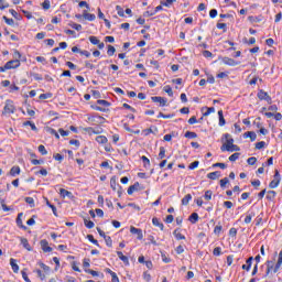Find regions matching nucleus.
Masks as SVG:
<instances>
[{"instance_id":"nucleus-60","label":"nucleus","mask_w":282,"mask_h":282,"mask_svg":"<svg viewBox=\"0 0 282 282\" xmlns=\"http://www.w3.org/2000/svg\"><path fill=\"white\" fill-rule=\"evenodd\" d=\"M265 147V141H260L256 143V149L261 150Z\"/></svg>"},{"instance_id":"nucleus-46","label":"nucleus","mask_w":282,"mask_h":282,"mask_svg":"<svg viewBox=\"0 0 282 282\" xmlns=\"http://www.w3.org/2000/svg\"><path fill=\"white\" fill-rule=\"evenodd\" d=\"M37 150L42 155H47V150L45 149V145L43 144L39 145Z\"/></svg>"},{"instance_id":"nucleus-14","label":"nucleus","mask_w":282,"mask_h":282,"mask_svg":"<svg viewBox=\"0 0 282 282\" xmlns=\"http://www.w3.org/2000/svg\"><path fill=\"white\" fill-rule=\"evenodd\" d=\"M138 188H140V183L137 182L128 188V195H133Z\"/></svg>"},{"instance_id":"nucleus-55","label":"nucleus","mask_w":282,"mask_h":282,"mask_svg":"<svg viewBox=\"0 0 282 282\" xmlns=\"http://www.w3.org/2000/svg\"><path fill=\"white\" fill-rule=\"evenodd\" d=\"M85 272H87V274H91V276H98V271H95L91 269H85Z\"/></svg>"},{"instance_id":"nucleus-39","label":"nucleus","mask_w":282,"mask_h":282,"mask_svg":"<svg viewBox=\"0 0 282 282\" xmlns=\"http://www.w3.org/2000/svg\"><path fill=\"white\" fill-rule=\"evenodd\" d=\"M239 152H236L229 156V162H237L239 160Z\"/></svg>"},{"instance_id":"nucleus-52","label":"nucleus","mask_w":282,"mask_h":282,"mask_svg":"<svg viewBox=\"0 0 282 282\" xmlns=\"http://www.w3.org/2000/svg\"><path fill=\"white\" fill-rule=\"evenodd\" d=\"M116 10L119 17H124V9H122V7L117 6Z\"/></svg>"},{"instance_id":"nucleus-50","label":"nucleus","mask_w":282,"mask_h":282,"mask_svg":"<svg viewBox=\"0 0 282 282\" xmlns=\"http://www.w3.org/2000/svg\"><path fill=\"white\" fill-rule=\"evenodd\" d=\"M213 167L214 169H227L228 167V165H226V163H215V164H213Z\"/></svg>"},{"instance_id":"nucleus-16","label":"nucleus","mask_w":282,"mask_h":282,"mask_svg":"<svg viewBox=\"0 0 282 282\" xmlns=\"http://www.w3.org/2000/svg\"><path fill=\"white\" fill-rule=\"evenodd\" d=\"M10 175L12 176V177H14V176H17V175H20L21 174V167H19V166H13V167H11V170H10Z\"/></svg>"},{"instance_id":"nucleus-10","label":"nucleus","mask_w":282,"mask_h":282,"mask_svg":"<svg viewBox=\"0 0 282 282\" xmlns=\"http://www.w3.org/2000/svg\"><path fill=\"white\" fill-rule=\"evenodd\" d=\"M21 217H23V213H20L17 217V226H19V228H22V230H28V227L25 225H23V219H21Z\"/></svg>"},{"instance_id":"nucleus-1","label":"nucleus","mask_w":282,"mask_h":282,"mask_svg":"<svg viewBox=\"0 0 282 282\" xmlns=\"http://www.w3.org/2000/svg\"><path fill=\"white\" fill-rule=\"evenodd\" d=\"M224 138L226 140V143H224L220 148V151H230V147L235 144V139L229 133H225Z\"/></svg>"},{"instance_id":"nucleus-21","label":"nucleus","mask_w":282,"mask_h":282,"mask_svg":"<svg viewBox=\"0 0 282 282\" xmlns=\"http://www.w3.org/2000/svg\"><path fill=\"white\" fill-rule=\"evenodd\" d=\"M191 199H193V195L191 194H186L183 199H182V205L183 206H188V202H191Z\"/></svg>"},{"instance_id":"nucleus-41","label":"nucleus","mask_w":282,"mask_h":282,"mask_svg":"<svg viewBox=\"0 0 282 282\" xmlns=\"http://www.w3.org/2000/svg\"><path fill=\"white\" fill-rule=\"evenodd\" d=\"M89 41L93 45H98L100 43V40L94 35L89 36Z\"/></svg>"},{"instance_id":"nucleus-18","label":"nucleus","mask_w":282,"mask_h":282,"mask_svg":"<svg viewBox=\"0 0 282 282\" xmlns=\"http://www.w3.org/2000/svg\"><path fill=\"white\" fill-rule=\"evenodd\" d=\"M245 138H250L251 142H254L257 140V133L254 131L245 132Z\"/></svg>"},{"instance_id":"nucleus-57","label":"nucleus","mask_w":282,"mask_h":282,"mask_svg":"<svg viewBox=\"0 0 282 282\" xmlns=\"http://www.w3.org/2000/svg\"><path fill=\"white\" fill-rule=\"evenodd\" d=\"M229 180L228 177L221 178L220 180V187L224 188L226 186V184H229Z\"/></svg>"},{"instance_id":"nucleus-11","label":"nucleus","mask_w":282,"mask_h":282,"mask_svg":"<svg viewBox=\"0 0 282 282\" xmlns=\"http://www.w3.org/2000/svg\"><path fill=\"white\" fill-rule=\"evenodd\" d=\"M117 257L124 263V265H129V258L123 256L122 251H117Z\"/></svg>"},{"instance_id":"nucleus-31","label":"nucleus","mask_w":282,"mask_h":282,"mask_svg":"<svg viewBox=\"0 0 282 282\" xmlns=\"http://www.w3.org/2000/svg\"><path fill=\"white\" fill-rule=\"evenodd\" d=\"M166 158V149L164 147L160 148V153H159V160H164Z\"/></svg>"},{"instance_id":"nucleus-56","label":"nucleus","mask_w":282,"mask_h":282,"mask_svg":"<svg viewBox=\"0 0 282 282\" xmlns=\"http://www.w3.org/2000/svg\"><path fill=\"white\" fill-rule=\"evenodd\" d=\"M214 257H219L221 254V247H216L213 251Z\"/></svg>"},{"instance_id":"nucleus-32","label":"nucleus","mask_w":282,"mask_h":282,"mask_svg":"<svg viewBox=\"0 0 282 282\" xmlns=\"http://www.w3.org/2000/svg\"><path fill=\"white\" fill-rule=\"evenodd\" d=\"M141 160L143 162V166L147 169L148 166H151V161L145 155L141 156Z\"/></svg>"},{"instance_id":"nucleus-38","label":"nucleus","mask_w":282,"mask_h":282,"mask_svg":"<svg viewBox=\"0 0 282 282\" xmlns=\"http://www.w3.org/2000/svg\"><path fill=\"white\" fill-rule=\"evenodd\" d=\"M97 105L101 106V107H109V101L105 100V99H99L97 100Z\"/></svg>"},{"instance_id":"nucleus-22","label":"nucleus","mask_w":282,"mask_h":282,"mask_svg":"<svg viewBox=\"0 0 282 282\" xmlns=\"http://www.w3.org/2000/svg\"><path fill=\"white\" fill-rule=\"evenodd\" d=\"M21 243L25 250H29V252L32 250V247L30 246V242H28V238H21Z\"/></svg>"},{"instance_id":"nucleus-37","label":"nucleus","mask_w":282,"mask_h":282,"mask_svg":"<svg viewBox=\"0 0 282 282\" xmlns=\"http://www.w3.org/2000/svg\"><path fill=\"white\" fill-rule=\"evenodd\" d=\"M105 242L106 246H108V248H111V246H113V240H111V238L109 236H105Z\"/></svg>"},{"instance_id":"nucleus-54","label":"nucleus","mask_w":282,"mask_h":282,"mask_svg":"<svg viewBox=\"0 0 282 282\" xmlns=\"http://www.w3.org/2000/svg\"><path fill=\"white\" fill-rule=\"evenodd\" d=\"M70 28H73V30H76L77 32H80V30H83V25L76 23H72Z\"/></svg>"},{"instance_id":"nucleus-17","label":"nucleus","mask_w":282,"mask_h":282,"mask_svg":"<svg viewBox=\"0 0 282 282\" xmlns=\"http://www.w3.org/2000/svg\"><path fill=\"white\" fill-rule=\"evenodd\" d=\"M188 220L191 224H197V221H199V215L197 213H193L191 214Z\"/></svg>"},{"instance_id":"nucleus-4","label":"nucleus","mask_w":282,"mask_h":282,"mask_svg":"<svg viewBox=\"0 0 282 282\" xmlns=\"http://www.w3.org/2000/svg\"><path fill=\"white\" fill-rule=\"evenodd\" d=\"M258 98L259 100H267L269 105H272V97H270L263 89L258 91Z\"/></svg>"},{"instance_id":"nucleus-35","label":"nucleus","mask_w":282,"mask_h":282,"mask_svg":"<svg viewBox=\"0 0 282 282\" xmlns=\"http://www.w3.org/2000/svg\"><path fill=\"white\" fill-rule=\"evenodd\" d=\"M185 138L193 140V139L197 138V133L187 131V132H185Z\"/></svg>"},{"instance_id":"nucleus-49","label":"nucleus","mask_w":282,"mask_h":282,"mask_svg":"<svg viewBox=\"0 0 282 282\" xmlns=\"http://www.w3.org/2000/svg\"><path fill=\"white\" fill-rule=\"evenodd\" d=\"M216 28H218V30H223L224 32H227L228 30L226 23H217Z\"/></svg>"},{"instance_id":"nucleus-24","label":"nucleus","mask_w":282,"mask_h":282,"mask_svg":"<svg viewBox=\"0 0 282 282\" xmlns=\"http://www.w3.org/2000/svg\"><path fill=\"white\" fill-rule=\"evenodd\" d=\"M152 224H153V226H158L160 228V230H164V224L160 223V219L154 217L152 219Z\"/></svg>"},{"instance_id":"nucleus-42","label":"nucleus","mask_w":282,"mask_h":282,"mask_svg":"<svg viewBox=\"0 0 282 282\" xmlns=\"http://www.w3.org/2000/svg\"><path fill=\"white\" fill-rule=\"evenodd\" d=\"M52 93L41 94L40 100H47V98H52Z\"/></svg>"},{"instance_id":"nucleus-45","label":"nucleus","mask_w":282,"mask_h":282,"mask_svg":"<svg viewBox=\"0 0 282 282\" xmlns=\"http://www.w3.org/2000/svg\"><path fill=\"white\" fill-rule=\"evenodd\" d=\"M252 217H254V213L248 214L245 218V224H250L252 221Z\"/></svg>"},{"instance_id":"nucleus-43","label":"nucleus","mask_w":282,"mask_h":282,"mask_svg":"<svg viewBox=\"0 0 282 282\" xmlns=\"http://www.w3.org/2000/svg\"><path fill=\"white\" fill-rule=\"evenodd\" d=\"M6 8H10V3L6 2V0H0V10H6Z\"/></svg>"},{"instance_id":"nucleus-20","label":"nucleus","mask_w":282,"mask_h":282,"mask_svg":"<svg viewBox=\"0 0 282 282\" xmlns=\"http://www.w3.org/2000/svg\"><path fill=\"white\" fill-rule=\"evenodd\" d=\"M218 118H219V127H224V124H226V119L224 118V110L218 111Z\"/></svg>"},{"instance_id":"nucleus-12","label":"nucleus","mask_w":282,"mask_h":282,"mask_svg":"<svg viewBox=\"0 0 282 282\" xmlns=\"http://www.w3.org/2000/svg\"><path fill=\"white\" fill-rule=\"evenodd\" d=\"M83 17L86 19V21H96V14L88 13L87 10L83 12Z\"/></svg>"},{"instance_id":"nucleus-25","label":"nucleus","mask_w":282,"mask_h":282,"mask_svg":"<svg viewBox=\"0 0 282 282\" xmlns=\"http://www.w3.org/2000/svg\"><path fill=\"white\" fill-rule=\"evenodd\" d=\"M59 195H61L62 197H72V192H69V191H67V189H65V188H61V189H59Z\"/></svg>"},{"instance_id":"nucleus-7","label":"nucleus","mask_w":282,"mask_h":282,"mask_svg":"<svg viewBox=\"0 0 282 282\" xmlns=\"http://www.w3.org/2000/svg\"><path fill=\"white\" fill-rule=\"evenodd\" d=\"M221 61L225 65H229V67H235L236 65H239V62L230 57H223Z\"/></svg>"},{"instance_id":"nucleus-51","label":"nucleus","mask_w":282,"mask_h":282,"mask_svg":"<svg viewBox=\"0 0 282 282\" xmlns=\"http://www.w3.org/2000/svg\"><path fill=\"white\" fill-rule=\"evenodd\" d=\"M25 202L29 204L31 208H34V198L33 197H25Z\"/></svg>"},{"instance_id":"nucleus-44","label":"nucleus","mask_w":282,"mask_h":282,"mask_svg":"<svg viewBox=\"0 0 282 282\" xmlns=\"http://www.w3.org/2000/svg\"><path fill=\"white\" fill-rule=\"evenodd\" d=\"M221 230H224V227L221 225H217L215 228H214V234L215 235H221Z\"/></svg>"},{"instance_id":"nucleus-47","label":"nucleus","mask_w":282,"mask_h":282,"mask_svg":"<svg viewBox=\"0 0 282 282\" xmlns=\"http://www.w3.org/2000/svg\"><path fill=\"white\" fill-rule=\"evenodd\" d=\"M3 21L7 23V25H14V20L9 19L8 17L3 15Z\"/></svg>"},{"instance_id":"nucleus-3","label":"nucleus","mask_w":282,"mask_h":282,"mask_svg":"<svg viewBox=\"0 0 282 282\" xmlns=\"http://www.w3.org/2000/svg\"><path fill=\"white\" fill-rule=\"evenodd\" d=\"M281 184V174H279V170H275L274 180L270 182L269 188H276Z\"/></svg>"},{"instance_id":"nucleus-62","label":"nucleus","mask_w":282,"mask_h":282,"mask_svg":"<svg viewBox=\"0 0 282 282\" xmlns=\"http://www.w3.org/2000/svg\"><path fill=\"white\" fill-rule=\"evenodd\" d=\"M209 17H210V19H215V17H217V9H212L209 11Z\"/></svg>"},{"instance_id":"nucleus-26","label":"nucleus","mask_w":282,"mask_h":282,"mask_svg":"<svg viewBox=\"0 0 282 282\" xmlns=\"http://www.w3.org/2000/svg\"><path fill=\"white\" fill-rule=\"evenodd\" d=\"M274 197H276V192H274V191L267 192V199L269 202H272L274 199Z\"/></svg>"},{"instance_id":"nucleus-58","label":"nucleus","mask_w":282,"mask_h":282,"mask_svg":"<svg viewBox=\"0 0 282 282\" xmlns=\"http://www.w3.org/2000/svg\"><path fill=\"white\" fill-rule=\"evenodd\" d=\"M210 113H215V107H209L207 108V111L203 113V116H210Z\"/></svg>"},{"instance_id":"nucleus-64","label":"nucleus","mask_w":282,"mask_h":282,"mask_svg":"<svg viewBox=\"0 0 282 282\" xmlns=\"http://www.w3.org/2000/svg\"><path fill=\"white\" fill-rule=\"evenodd\" d=\"M93 96L98 99L101 97L100 93L98 90H93Z\"/></svg>"},{"instance_id":"nucleus-2","label":"nucleus","mask_w":282,"mask_h":282,"mask_svg":"<svg viewBox=\"0 0 282 282\" xmlns=\"http://www.w3.org/2000/svg\"><path fill=\"white\" fill-rule=\"evenodd\" d=\"M17 67H21V61L19 59H11L4 65V69H17Z\"/></svg>"},{"instance_id":"nucleus-9","label":"nucleus","mask_w":282,"mask_h":282,"mask_svg":"<svg viewBox=\"0 0 282 282\" xmlns=\"http://www.w3.org/2000/svg\"><path fill=\"white\" fill-rule=\"evenodd\" d=\"M152 102H159L160 107H166V98L164 97H151Z\"/></svg>"},{"instance_id":"nucleus-23","label":"nucleus","mask_w":282,"mask_h":282,"mask_svg":"<svg viewBox=\"0 0 282 282\" xmlns=\"http://www.w3.org/2000/svg\"><path fill=\"white\" fill-rule=\"evenodd\" d=\"M173 235H174V237L180 241V240H182V239H186V237L184 236V235H182V232H180V229H175L174 231H173Z\"/></svg>"},{"instance_id":"nucleus-30","label":"nucleus","mask_w":282,"mask_h":282,"mask_svg":"<svg viewBox=\"0 0 282 282\" xmlns=\"http://www.w3.org/2000/svg\"><path fill=\"white\" fill-rule=\"evenodd\" d=\"M87 239L88 241H90V243H94L95 246H97L98 248L100 247V243H98V240H96L94 238V235H87Z\"/></svg>"},{"instance_id":"nucleus-6","label":"nucleus","mask_w":282,"mask_h":282,"mask_svg":"<svg viewBox=\"0 0 282 282\" xmlns=\"http://www.w3.org/2000/svg\"><path fill=\"white\" fill-rule=\"evenodd\" d=\"M130 232H131V235H137V239H139L140 241H142V239H144V236L142 235V229H140V228H135V227L131 226Z\"/></svg>"},{"instance_id":"nucleus-8","label":"nucleus","mask_w":282,"mask_h":282,"mask_svg":"<svg viewBox=\"0 0 282 282\" xmlns=\"http://www.w3.org/2000/svg\"><path fill=\"white\" fill-rule=\"evenodd\" d=\"M40 246L43 250V252H52V247H50V242H47V240H41L40 241Z\"/></svg>"},{"instance_id":"nucleus-5","label":"nucleus","mask_w":282,"mask_h":282,"mask_svg":"<svg viewBox=\"0 0 282 282\" xmlns=\"http://www.w3.org/2000/svg\"><path fill=\"white\" fill-rule=\"evenodd\" d=\"M15 109L14 101L8 99L4 106V113H14Z\"/></svg>"},{"instance_id":"nucleus-15","label":"nucleus","mask_w":282,"mask_h":282,"mask_svg":"<svg viewBox=\"0 0 282 282\" xmlns=\"http://www.w3.org/2000/svg\"><path fill=\"white\" fill-rule=\"evenodd\" d=\"M246 263L247 264H242V270H247V272H250V268H252V257H249Z\"/></svg>"},{"instance_id":"nucleus-13","label":"nucleus","mask_w":282,"mask_h":282,"mask_svg":"<svg viewBox=\"0 0 282 282\" xmlns=\"http://www.w3.org/2000/svg\"><path fill=\"white\" fill-rule=\"evenodd\" d=\"M221 173L219 171L210 172L207 174L208 180H219Z\"/></svg>"},{"instance_id":"nucleus-34","label":"nucleus","mask_w":282,"mask_h":282,"mask_svg":"<svg viewBox=\"0 0 282 282\" xmlns=\"http://www.w3.org/2000/svg\"><path fill=\"white\" fill-rule=\"evenodd\" d=\"M204 197L207 202H210L213 199V191H206Z\"/></svg>"},{"instance_id":"nucleus-63","label":"nucleus","mask_w":282,"mask_h":282,"mask_svg":"<svg viewBox=\"0 0 282 282\" xmlns=\"http://www.w3.org/2000/svg\"><path fill=\"white\" fill-rule=\"evenodd\" d=\"M111 282H120V279L118 278V274L112 273V275H111Z\"/></svg>"},{"instance_id":"nucleus-53","label":"nucleus","mask_w":282,"mask_h":282,"mask_svg":"<svg viewBox=\"0 0 282 282\" xmlns=\"http://www.w3.org/2000/svg\"><path fill=\"white\" fill-rule=\"evenodd\" d=\"M197 166H199V161H194L193 163H191V164L188 165V169H189L191 171H193V170L197 169Z\"/></svg>"},{"instance_id":"nucleus-36","label":"nucleus","mask_w":282,"mask_h":282,"mask_svg":"<svg viewBox=\"0 0 282 282\" xmlns=\"http://www.w3.org/2000/svg\"><path fill=\"white\" fill-rule=\"evenodd\" d=\"M163 91H165L170 97H173V88H171V86H164Z\"/></svg>"},{"instance_id":"nucleus-28","label":"nucleus","mask_w":282,"mask_h":282,"mask_svg":"<svg viewBox=\"0 0 282 282\" xmlns=\"http://www.w3.org/2000/svg\"><path fill=\"white\" fill-rule=\"evenodd\" d=\"M84 226H86V228H94V226H96V224H94V221L87 219V218H84Z\"/></svg>"},{"instance_id":"nucleus-33","label":"nucleus","mask_w":282,"mask_h":282,"mask_svg":"<svg viewBox=\"0 0 282 282\" xmlns=\"http://www.w3.org/2000/svg\"><path fill=\"white\" fill-rule=\"evenodd\" d=\"M107 54L108 56H113L116 54V47L113 45H108Z\"/></svg>"},{"instance_id":"nucleus-59","label":"nucleus","mask_w":282,"mask_h":282,"mask_svg":"<svg viewBox=\"0 0 282 282\" xmlns=\"http://www.w3.org/2000/svg\"><path fill=\"white\" fill-rule=\"evenodd\" d=\"M43 10H50V0H44L42 3Z\"/></svg>"},{"instance_id":"nucleus-27","label":"nucleus","mask_w":282,"mask_h":282,"mask_svg":"<svg viewBox=\"0 0 282 282\" xmlns=\"http://www.w3.org/2000/svg\"><path fill=\"white\" fill-rule=\"evenodd\" d=\"M96 142H98V144H107L108 140H107V137L99 135L96 138Z\"/></svg>"},{"instance_id":"nucleus-61","label":"nucleus","mask_w":282,"mask_h":282,"mask_svg":"<svg viewBox=\"0 0 282 282\" xmlns=\"http://www.w3.org/2000/svg\"><path fill=\"white\" fill-rule=\"evenodd\" d=\"M22 278L25 282H32L30 278L28 276V273L25 271H21Z\"/></svg>"},{"instance_id":"nucleus-40","label":"nucleus","mask_w":282,"mask_h":282,"mask_svg":"<svg viewBox=\"0 0 282 282\" xmlns=\"http://www.w3.org/2000/svg\"><path fill=\"white\" fill-rule=\"evenodd\" d=\"M116 186H118V183L116 182V176H112L110 178V187L112 188V191H116Z\"/></svg>"},{"instance_id":"nucleus-29","label":"nucleus","mask_w":282,"mask_h":282,"mask_svg":"<svg viewBox=\"0 0 282 282\" xmlns=\"http://www.w3.org/2000/svg\"><path fill=\"white\" fill-rule=\"evenodd\" d=\"M23 126L31 127L32 131H37L36 124H34V122H32V121H24Z\"/></svg>"},{"instance_id":"nucleus-19","label":"nucleus","mask_w":282,"mask_h":282,"mask_svg":"<svg viewBox=\"0 0 282 282\" xmlns=\"http://www.w3.org/2000/svg\"><path fill=\"white\" fill-rule=\"evenodd\" d=\"M10 265H11L13 272L17 274V272H19V264H17V260L11 258L10 259Z\"/></svg>"},{"instance_id":"nucleus-48","label":"nucleus","mask_w":282,"mask_h":282,"mask_svg":"<svg viewBox=\"0 0 282 282\" xmlns=\"http://www.w3.org/2000/svg\"><path fill=\"white\" fill-rule=\"evenodd\" d=\"M247 163L250 165V166H254V164H257V158L254 156H251L247 160Z\"/></svg>"}]
</instances>
